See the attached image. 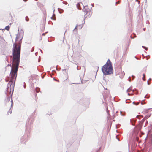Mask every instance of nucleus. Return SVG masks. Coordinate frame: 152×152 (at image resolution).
<instances>
[{
  "label": "nucleus",
  "instance_id": "f257e3e1",
  "mask_svg": "<svg viewBox=\"0 0 152 152\" xmlns=\"http://www.w3.org/2000/svg\"><path fill=\"white\" fill-rule=\"evenodd\" d=\"M20 49L21 46L20 45H17L15 43L14 44L12 66L10 73V81L7 85V91L10 93H11V92L12 93L14 90L15 83L17 75V71L19 64Z\"/></svg>",
  "mask_w": 152,
  "mask_h": 152
},
{
  "label": "nucleus",
  "instance_id": "f03ea898",
  "mask_svg": "<svg viewBox=\"0 0 152 152\" xmlns=\"http://www.w3.org/2000/svg\"><path fill=\"white\" fill-rule=\"evenodd\" d=\"M102 70L104 74L109 75L113 73L112 64L110 59L102 68Z\"/></svg>",
  "mask_w": 152,
  "mask_h": 152
},
{
  "label": "nucleus",
  "instance_id": "7ed1b4c3",
  "mask_svg": "<svg viewBox=\"0 0 152 152\" xmlns=\"http://www.w3.org/2000/svg\"><path fill=\"white\" fill-rule=\"evenodd\" d=\"M116 72L117 75H120L121 76H124L125 74L124 72L122 71L121 68L117 69L116 70Z\"/></svg>",
  "mask_w": 152,
  "mask_h": 152
},
{
  "label": "nucleus",
  "instance_id": "20e7f679",
  "mask_svg": "<svg viewBox=\"0 0 152 152\" xmlns=\"http://www.w3.org/2000/svg\"><path fill=\"white\" fill-rule=\"evenodd\" d=\"M77 26H76L75 28L73 30V32L75 34H76L77 33L78 28H77Z\"/></svg>",
  "mask_w": 152,
  "mask_h": 152
},
{
  "label": "nucleus",
  "instance_id": "39448f33",
  "mask_svg": "<svg viewBox=\"0 0 152 152\" xmlns=\"http://www.w3.org/2000/svg\"><path fill=\"white\" fill-rule=\"evenodd\" d=\"M76 26H77V28H78V29H80L82 28L83 26L82 24L80 25H77Z\"/></svg>",
  "mask_w": 152,
  "mask_h": 152
},
{
  "label": "nucleus",
  "instance_id": "423d86ee",
  "mask_svg": "<svg viewBox=\"0 0 152 152\" xmlns=\"http://www.w3.org/2000/svg\"><path fill=\"white\" fill-rule=\"evenodd\" d=\"M12 109L10 108L9 111L7 112V114L8 115H9V114H11L12 113Z\"/></svg>",
  "mask_w": 152,
  "mask_h": 152
},
{
  "label": "nucleus",
  "instance_id": "0eeeda50",
  "mask_svg": "<svg viewBox=\"0 0 152 152\" xmlns=\"http://www.w3.org/2000/svg\"><path fill=\"white\" fill-rule=\"evenodd\" d=\"M85 11V12H86V14L85 15V16H86V17H85L86 18L87 17V16L86 15L87 14L90 15V12H89L88 11Z\"/></svg>",
  "mask_w": 152,
  "mask_h": 152
},
{
  "label": "nucleus",
  "instance_id": "6e6552de",
  "mask_svg": "<svg viewBox=\"0 0 152 152\" xmlns=\"http://www.w3.org/2000/svg\"><path fill=\"white\" fill-rule=\"evenodd\" d=\"M77 7L79 9H81V7H80V4L79 3H78L77 4Z\"/></svg>",
  "mask_w": 152,
  "mask_h": 152
},
{
  "label": "nucleus",
  "instance_id": "1a4fd4ad",
  "mask_svg": "<svg viewBox=\"0 0 152 152\" xmlns=\"http://www.w3.org/2000/svg\"><path fill=\"white\" fill-rule=\"evenodd\" d=\"M150 116L149 115H146V116L145 117H144V119H143V120L144 121V120H145V119H147V118H148V117H149Z\"/></svg>",
  "mask_w": 152,
  "mask_h": 152
},
{
  "label": "nucleus",
  "instance_id": "9d476101",
  "mask_svg": "<svg viewBox=\"0 0 152 152\" xmlns=\"http://www.w3.org/2000/svg\"><path fill=\"white\" fill-rule=\"evenodd\" d=\"M142 75L143 76V77L142 78V79L143 80L145 81V74H143Z\"/></svg>",
  "mask_w": 152,
  "mask_h": 152
},
{
  "label": "nucleus",
  "instance_id": "9b49d317",
  "mask_svg": "<svg viewBox=\"0 0 152 152\" xmlns=\"http://www.w3.org/2000/svg\"><path fill=\"white\" fill-rule=\"evenodd\" d=\"M10 26H6L5 27V29L7 30H9L10 29Z\"/></svg>",
  "mask_w": 152,
  "mask_h": 152
},
{
  "label": "nucleus",
  "instance_id": "f8f14e48",
  "mask_svg": "<svg viewBox=\"0 0 152 152\" xmlns=\"http://www.w3.org/2000/svg\"><path fill=\"white\" fill-rule=\"evenodd\" d=\"M132 90V88H129V89L127 90V91L128 92H130V91H131Z\"/></svg>",
  "mask_w": 152,
  "mask_h": 152
},
{
  "label": "nucleus",
  "instance_id": "ddd939ff",
  "mask_svg": "<svg viewBox=\"0 0 152 152\" xmlns=\"http://www.w3.org/2000/svg\"><path fill=\"white\" fill-rule=\"evenodd\" d=\"M39 90V88H36V91L37 92H38Z\"/></svg>",
  "mask_w": 152,
  "mask_h": 152
},
{
  "label": "nucleus",
  "instance_id": "4468645a",
  "mask_svg": "<svg viewBox=\"0 0 152 152\" xmlns=\"http://www.w3.org/2000/svg\"><path fill=\"white\" fill-rule=\"evenodd\" d=\"M26 20L27 21H28L29 20V18L28 17H26Z\"/></svg>",
  "mask_w": 152,
  "mask_h": 152
},
{
  "label": "nucleus",
  "instance_id": "2eb2a0df",
  "mask_svg": "<svg viewBox=\"0 0 152 152\" xmlns=\"http://www.w3.org/2000/svg\"><path fill=\"white\" fill-rule=\"evenodd\" d=\"M118 56H119V54H118V52H117V53L116 54V58H118Z\"/></svg>",
  "mask_w": 152,
  "mask_h": 152
},
{
  "label": "nucleus",
  "instance_id": "dca6fc26",
  "mask_svg": "<svg viewBox=\"0 0 152 152\" xmlns=\"http://www.w3.org/2000/svg\"><path fill=\"white\" fill-rule=\"evenodd\" d=\"M11 102H12L11 105H13V101H12V99H11Z\"/></svg>",
  "mask_w": 152,
  "mask_h": 152
},
{
  "label": "nucleus",
  "instance_id": "f3484780",
  "mask_svg": "<svg viewBox=\"0 0 152 152\" xmlns=\"http://www.w3.org/2000/svg\"><path fill=\"white\" fill-rule=\"evenodd\" d=\"M34 47H33V48H32V50H31V52L33 51V50H34Z\"/></svg>",
  "mask_w": 152,
  "mask_h": 152
},
{
  "label": "nucleus",
  "instance_id": "a211bd4d",
  "mask_svg": "<svg viewBox=\"0 0 152 152\" xmlns=\"http://www.w3.org/2000/svg\"><path fill=\"white\" fill-rule=\"evenodd\" d=\"M142 47L143 48H145V50H146L147 49V48H146V47H145L144 46H142Z\"/></svg>",
  "mask_w": 152,
  "mask_h": 152
},
{
  "label": "nucleus",
  "instance_id": "6ab92c4d",
  "mask_svg": "<svg viewBox=\"0 0 152 152\" xmlns=\"http://www.w3.org/2000/svg\"><path fill=\"white\" fill-rule=\"evenodd\" d=\"M18 39V37H17L16 38V41H17V39Z\"/></svg>",
  "mask_w": 152,
  "mask_h": 152
},
{
  "label": "nucleus",
  "instance_id": "aec40b11",
  "mask_svg": "<svg viewBox=\"0 0 152 152\" xmlns=\"http://www.w3.org/2000/svg\"><path fill=\"white\" fill-rule=\"evenodd\" d=\"M7 99H8V100H9V101L10 100V98H8Z\"/></svg>",
  "mask_w": 152,
  "mask_h": 152
},
{
  "label": "nucleus",
  "instance_id": "412c9836",
  "mask_svg": "<svg viewBox=\"0 0 152 152\" xmlns=\"http://www.w3.org/2000/svg\"><path fill=\"white\" fill-rule=\"evenodd\" d=\"M130 20H131V22L132 20V18H131L130 19Z\"/></svg>",
  "mask_w": 152,
  "mask_h": 152
},
{
  "label": "nucleus",
  "instance_id": "4be33fe9",
  "mask_svg": "<svg viewBox=\"0 0 152 152\" xmlns=\"http://www.w3.org/2000/svg\"><path fill=\"white\" fill-rule=\"evenodd\" d=\"M148 85H149L150 84V83H149L148 81Z\"/></svg>",
  "mask_w": 152,
  "mask_h": 152
},
{
  "label": "nucleus",
  "instance_id": "5701e85b",
  "mask_svg": "<svg viewBox=\"0 0 152 152\" xmlns=\"http://www.w3.org/2000/svg\"><path fill=\"white\" fill-rule=\"evenodd\" d=\"M151 80V78H150L149 79V80Z\"/></svg>",
  "mask_w": 152,
  "mask_h": 152
},
{
  "label": "nucleus",
  "instance_id": "b1692460",
  "mask_svg": "<svg viewBox=\"0 0 152 152\" xmlns=\"http://www.w3.org/2000/svg\"><path fill=\"white\" fill-rule=\"evenodd\" d=\"M85 8H88V7L86 6V7H85Z\"/></svg>",
  "mask_w": 152,
  "mask_h": 152
},
{
  "label": "nucleus",
  "instance_id": "393cba45",
  "mask_svg": "<svg viewBox=\"0 0 152 152\" xmlns=\"http://www.w3.org/2000/svg\"><path fill=\"white\" fill-rule=\"evenodd\" d=\"M128 94L129 95V94H129V93H128Z\"/></svg>",
  "mask_w": 152,
  "mask_h": 152
},
{
  "label": "nucleus",
  "instance_id": "a878e982",
  "mask_svg": "<svg viewBox=\"0 0 152 152\" xmlns=\"http://www.w3.org/2000/svg\"><path fill=\"white\" fill-rule=\"evenodd\" d=\"M6 81L7 82V81H8V80H6Z\"/></svg>",
  "mask_w": 152,
  "mask_h": 152
}]
</instances>
